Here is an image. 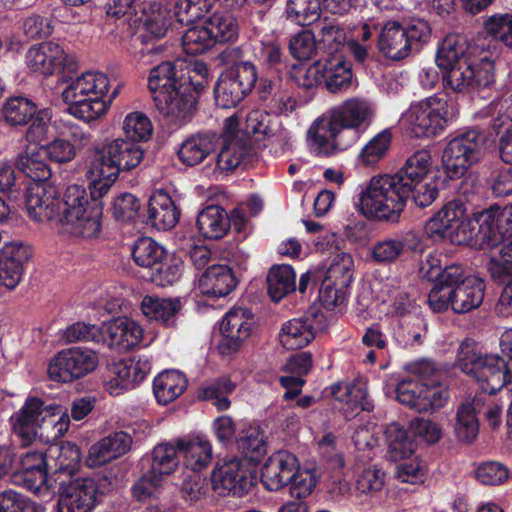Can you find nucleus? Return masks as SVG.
Returning a JSON list of instances; mask_svg holds the SVG:
<instances>
[{
  "mask_svg": "<svg viewBox=\"0 0 512 512\" xmlns=\"http://www.w3.org/2000/svg\"><path fill=\"white\" fill-rule=\"evenodd\" d=\"M454 117V107L447 99L437 96L412 104L408 111L411 132L417 138H429L443 133Z\"/></svg>",
  "mask_w": 512,
  "mask_h": 512,
  "instance_id": "nucleus-13",
  "label": "nucleus"
},
{
  "mask_svg": "<svg viewBox=\"0 0 512 512\" xmlns=\"http://www.w3.org/2000/svg\"><path fill=\"white\" fill-rule=\"evenodd\" d=\"M467 209L464 202L454 199L445 203L442 208L430 217L425 225V234L433 240L448 239L451 243L463 245L467 237Z\"/></svg>",
  "mask_w": 512,
  "mask_h": 512,
  "instance_id": "nucleus-15",
  "label": "nucleus"
},
{
  "mask_svg": "<svg viewBox=\"0 0 512 512\" xmlns=\"http://www.w3.org/2000/svg\"><path fill=\"white\" fill-rule=\"evenodd\" d=\"M123 133L125 140L142 144L150 139L153 125L143 112H131L124 119Z\"/></svg>",
  "mask_w": 512,
  "mask_h": 512,
  "instance_id": "nucleus-61",
  "label": "nucleus"
},
{
  "mask_svg": "<svg viewBox=\"0 0 512 512\" xmlns=\"http://www.w3.org/2000/svg\"><path fill=\"white\" fill-rule=\"evenodd\" d=\"M326 327V316L317 309H310L304 316L282 324L279 341L287 350H297L308 345L317 331Z\"/></svg>",
  "mask_w": 512,
  "mask_h": 512,
  "instance_id": "nucleus-22",
  "label": "nucleus"
},
{
  "mask_svg": "<svg viewBox=\"0 0 512 512\" xmlns=\"http://www.w3.org/2000/svg\"><path fill=\"white\" fill-rule=\"evenodd\" d=\"M119 468L104 467L92 477L62 478L56 491L59 494L58 512H90L101 498L118 484Z\"/></svg>",
  "mask_w": 512,
  "mask_h": 512,
  "instance_id": "nucleus-10",
  "label": "nucleus"
},
{
  "mask_svg": "<svg viewBox=\"0 0 512 512\" xmlns=\"http://www.w3.org/2000/svg\"><path fill=\"white\" fill-rule=\"evenodd\" d=\"M235 387L236 385L229 378L220 377L202 386L198 390V398L202 401H213L218 411H225L231 405L228 395L234 391Z\"/></svg>",
  "mask_w": 512,
  "mask_h": 512,
  "instance_id": "nucleus-58",
  "label": "nucleus"
},
{
  "mask_svg": "<svg viewBox=\"0 0 512 512\" xmlns=\"http://www.w3.org/2000/svg\"><path fill=\"white\" fill-rule=\"evenodd\" d=\"M456 362L461 371L473 378L484 393L495 395L503 388L512 391V368L509 362L498 354H482L473 339L462 341Z\"/></svg>",
  "mask_w": 512,
  "mask_h": 512,
  "instance_id": "nucleus-9",
  "label": "nucleus"
},
{
  "mask_svg": "<svg viewBox=\"0 0 512 512\" xmlns=\"http://www.w3.org/2000/svg\"><path fill=\"white\" fill-rule=\"evenodd\" d=\"M52 425L60 424L68 429L69 415L58 404H48L39 397H27L23 406L10 417L13 432L22 440L23 444L32 443L38 434V429L45 422Z\"/></svg>",
  "mask_w": 512,
  "mask_h": 512,
  "instance_id": "nucleus-12",
  "label": "nucleus"
},
{
  "mask_svg": "<svg viewBox=\"0 0 512 512\" xmlns=\"http://www.w3.org/2000/svg\"><path fill=\"white\" fill-rule=\"evenodd\" d=\"M65 469L68 473L71 471L63 464L51 471L45 452L29 451L20 458L18 467H15L13 480L17 485L32 492H40L42 489L55 492L61 480V473Z\"/></svg>",
  "mask_w": 512,
  "mask_h": 512,
  "instance_id": "nucleus-14",
  "label": "nucleus"
},
{
  "mask_svg": "<svg viewBox=\"0 0 512 512\" xmlns=\"http://www.w3.org/2000/svg\"><path fill=\"white\" fill-rule=\"evenodd\" d=\"M132 437L124 431L114 432L93 444L85 460L90 468L104 466L130 451Z\"/></svg>",
  "mask_w": 512,
  "mask_h": 512,
  "instance_id": "nucleus-30",
  "label": "nucleus"
},
{
  "mask_svg": "<svg viewBox=\"0 0 512 512\" xmlns=\"http://www.w3.org/2000/svg\"><path fill=\"white\" fill-rule=\"evenodd\" d=\"M98 365V355L91 349L72 347L58 352L47 369L51 380L68 383L80 379Z\"/></svg>",
  "mask_w": 512,
  "mask_h": 512,
  "instance_id": "nucleus-20",
  "label": "nucleus"
},
{
  "mask_svg": "<svg viewBox=\"0 0 512 512\" xmlns=\"http://www.w3.org/2000/svg\"><path fill=\"white\" fill-rule=\"evenodd\" d=\"M354 261L350 254L341 252L325 270L318 287V298L326 309L343 304L353 282Z\"/></svg>",
  "mask_w": 512,
  "mask_h": 512,
  "instance_id": "nucleus-16",
  "label": "nucleus"
},
{
  "mask_svg": "<svg viewBox=\"0 0 512 512\" xmlns=\"http://www.w3.org/2000/svg\"><path fill=\"white\" fill-rule=\"evenodd\" d=\"M180 450L175 445L159 444L154 447L151 457L142 460V465L147 462L150 464L147 472V478L153 485H160L164 476H169L177 469L179 465Z\"/></svg>",
  "mask_w": 512,
  "mask_h": 512,
  "instance_id": "nucleus-36",
  "label": "nucleus"
},
{
  "mask_svg": "<svg viewBox=\"0 0 512 512\" xmlns=\"http://www.w3.org/2000/svg\"><path fill=\"white\" fill-rule=\"evenodd\" d=\"M31 257L28 246L11 242L0 250V286L15 289L23 276V265Z\"/></svg>",
  "mask_w": 512,
  "mask_h": 512,
  "instance_id": "nucleus-28",
  "label": "nucleus"
},
{
  "mask_svg": "<svg viewBox=\"0 0 512 512\" xmlns=\"http://www.w3.org/2000/svg\"><path fill=\"white\" fill-rule=\"evenodd\" d=\"M184 271V262L181 256L166 252L165 259L161 260L159 265L151 272L149 276L143 278L156 286L167 287L178 282Z\"/></svg>",
  "mask_w": 512,
  "mask_h": 512,
  "instance_id": "nucleus-51",
  "label": "nucleus"
},
{
  "mask_svg": "<svg viewBox=\"0 0 512 512\" xmlns=\"http://www.w3.org/2000/svg\"><path fill=\"white\" fill-rule=\"evenodd\" d=\"M215 45V40L204 20L199 24L189 26L182 36L183 49L189 55L203 54Z\"/></svg>",
  "mask_w": 512,
  "mask_h": 512,
  "instance_id": "nucleus-57",
  "label": "nucleus"
},
{
  "mask_svg": "<svg viewBox=\"0 0 512 512\" xmlns=\"http://www.w3.org/2000/svg\"><path fill=\"white\" fill-rule=\"evenodd\" d=\"M238 277L231 267L224 264L209 266L199 279V288L208 297H225L235 290Z\"/></svg>",
  "mask_w": 512,
  "mask_h": 512,
  "instance_id": "nucleus-32",
  "label": "nucleus"
},
{
  "mask_svg": "<svg viewBox=\"0 0 512 512\" xmlns=\"http://www.w3.org/2000/svg\"><path fill=\"white\" fill-rule=\"evenodd\" d=\"M143 329L131 318L118 317L105 323L102 327V339L111 348L128 351L142 340Z\"/></svg>",
  "mask_w": 512,
  "mask_h": 512,
  "instance_id": "nucleus-29",
  "label": "nucleus"
},
{
  "mask_svg": "<svg viewBox=\"0 0 512 512\" xmlns=\"http://www.w3.org/2000/svg\"><path fill=\"white\" fill-rule=\"evenodd\" d=\"M422 322L418 317L399 319L393 331L395 342L402 348L420 345L422 343Z\"/></svg>",
  "mask_w": 512,
  "mask_h": 512,
  "instance_id": "nucleus-63",
  "label": "nucleus"
},
{
  "mask_svg": "<svg viewBox=\"0 0 512 512\" xmlns=\"http://www.w3.org/2000/svg\"><path fill=\"white\" fill-rule=\"evenodd\" d=\"M475 52L476 48L462 34H448L439 43L435 63L446 89L465 94L495 82L494 62L487 56H476Z\"/></svg>",
  "mask_w": 512,
  "mask_h": 512,
  "instance_id": "nucleus-5",
  "label": "nucleus"
},
{
  "mask_svg": "<svg viewBox=\"0 0 512 512\" xmlns=\"http://www.w3.org/2000/svg\"><path fill=\"white\" fill-rule=\"evenodd\" d=\"M374 110L364 98H349L314 121L308 138L319 152L331 155L344 151L359 138V128L371 121Z\"/></svg>",
  "mask_w": 512,
  "mask_h": 512,
  "instance_id": "nucleus-6",
  "label": "nucleus"
},
{
  "mask_svg": "<svg viewBox=\"0 0 512 512\" xmlns=\"http://www.w3.org/2000/svg\"><path fill=\"white\" fill-rule=\"evenodd\" d=\"M251 147L247 141H223L216 157V166L221 171H233L240 164L250 161Z\"/></svg>",
  "mask_w": 512,
  "mask_h": 512,
  "instance_id": "nucleus-53",
  "label": "nucleus"
},
{
  "mask_svg": "<svg viewBox=\"0 0 512 512\" xmlns=\"http://www.w3.org/2000/svg\"><path fill=\"white\" fill-rule=\"evenodd\" d=\"M179 218L180 210L171 196L162 189L154 191L148 201L146 222L165 231L173 228Z\"/></svg>",
  "mask_w": 512,
  "mask_h": 512,
  "instance_id": "nucleus-35",
  "label": "nucleus"
},
{
  "mask_svg": "<svg viewBox=\"0 0 512 512\" xmlns=\"http://www.w3.org/2000/svg\"><path fill=\"white\" fill-rule=\"evenodd\" d=\"M298 466L296 455L287 450L276 451L262 466L261 483L268 491H279L288 486Z\"/></svg>",
  "mask_w": 512,
  "mask_h": 512,
  "instance_id": "nucleus-25",
  "label": "nucleus"
},
{
  "mask_svg": "<svg viewBox=\"0 0 512 512\" xmlns=\"http://www.w3.org/2000/svg\"><path fill=\"white\" fill-rule=\"evenodd\" d=\"M174 18L171 1L141 0L138 3L130 27L137 29L131 38V48L139 60L163 52L164 46L160 40L166 35Z\"/></svg>",
  "mask_w": 512,
  "mask_h": 512,
  "instance_id": "nucleus-8",
  "label": "nucleus"
},
{
  "mask_svg": "<svg viewBox=\"0 0 512 512\" xmlns=\"http://www.w3.org/2000/svg\"><path fill=\"white\" fill-rule=\"evenodd\" d=\"M28 68L44 75L51 76L54 73L76 74L78 61L73 54L66 53L58 43L48 41L32 46L26 53Z\"/></svg>",
  "mask_w": 512,
  "mask_h": 512,
  "instance_id": "nucleus-19",
  "label": "nucleus"
},
{
  "mask_svg": "<svg viewBox=\"0 0 512 512\" xmlns=\"http://www.w3.org/2000/svg\"><path fill=\"white\" fill-rule=\"evenodd\" d=\"M478 407L476 397L472 402H463L457 408L454 432L456 438L465 444L473 443L479 434Z\"/></svg>",
  "mask_w": 512,
  "mask_h": 512,
  "instance_id": "nucleus-43",
  "label": "nucleus"
},
{
  "mask_svg": "<svg viewBox=\"0 0 512 512\" xmlns=\"http://www.w3.org/2000/svg\"><path fill=\"white\" fill-rule=\"evenodd\" d=\"M208 83V68L197 62L192 70L164 61L150 70L148 88L158 111L188 121L195 114L199 96Z\"/></svg>",
  "mask_w": 512,
  "mask_h": 512,
  "instance_id": "nucleus-4",
  "label": "nucleus"
},
{
  "mask_svg": "<svg viewBox=\"0 0 512 512\" xmlns=\"http://www.w3.org/2000/svg\"><path fill=\"white\" fill-rule=\"evenodd\" d=\"M423 394L424 386L413 379H403L396 387L397 400L420 413L425 411Z\"/></svg>",
  "mask_w": 512,
  "mask_h": 512,
  "instance_id": "nucleus-64",
  "label": "nucleus"
},
{
  "mask_svg": "<svg viewBox=\"0 0 512 512\" xmlns=\"http://www.w3.org/2000/svg\"><path fill=\"white\" fill-rule=\"evenodd\" d=\"M487 138L488 132L472 128L449 140L442 154V183L454 182V189L468 198L476 182L469 169L482 159Z\"/></svg>",
  "mask_w": 512,
  "mask_h": 512,
  "instance_id": "nucleus-7",
  "label": "nucleus"
},
{
  "mask_svg": "<svg viewBox=\"0 0 512 512\" xmlns=\"http://www.w3.org/2000/svg\"><path fill=\"white\" fill-rule=\"evenodd\" d=\"M105 94H94L82 100L67 104L66 112L84 122H90L103 116L108 110Z\"/></svg>",
  "mask_w": 512,
  "mask_h": 512,
  "instance_id": "nucleus-54",
  "label": "nucleus"
},
{
  "mask_svg": "<svg viewBox=\"0 0 512 512\" xmlns=\"http://www.w3.org/2000/svg\"><path fill=\"white\" fill-rule=\"evenodd\" d=\"M196 226L204 238L219 240L230 230L231 219L222 206L208 205L198 213Z\"/></svg>",
  "mask_w": 512,
  "mask_h": 512,
  "instance_id": "nucleus-39",
  "label": "nucleus"
},
{
  "mask_svg": "<svg viewBox=\"0 0 512 512\" xmlns=\"http://www.w3.org/2000/svg\"><path fill=\"white\" fill-rule=\"evenodd\" d=\"M182 304L179 298H160L146 295L141 302V311L150 321H156L166 327L176 324Z\"/></svg>",
  "mask_w": 512,
  "mask_h": 512,
  "instance_id": "nucleus-40",
  "label": "nucleus"
},
{
  "mask_svg": "<svg viewBox=\"0 0 512 512\" xmlns=\"http://www.w3.org/2000/svg\"><path fill=\"white\" fill-rule=\"evenodd\" d=\"M430 168L431 154L422 149L410 155L396 174L372 177L359 195L360 212L368 219L399 222L410 192L422 183Z\"/></svg>",
  "mask_w": 512,
  "mask_h": 512,
  "instance_id": "nucleus-3",
  "label": "nucleus"
},
{
  "mask_svg": "<svg viewBox=\"0 0 512 512\" xmlns=\"http://www.w3.org/2000/svg\"><path fill=\"white\" fill-rule=\"evenodd\" d=\"M37 108L34 101L27 97L12 96L4 102L1 115L10 126H25L35 116Z\"/></svg>",
  "mask_w": 512,
  "mask_h": 512,
  "instance_id": "nucleus-47",
  "label": "nucleus"
},
{
  "mask_svg": "<svg viewBox=\"0 0 512 512\" xmlns=\"http://www.w3.org/2000/svg\"><path fill=\"white\" fill-rule=\"evenodd\" d=\"M444 175L441 170L432 177L429 183H419L415 185L410 192L412 202L419 208L430 206L439 196V190L445 188H453L454 182L442 183Z\"/></svg>",
  "mask_w": 512,
  "mask_h": 512,
  "instance_id": "nucleus-59",
  "label": "nucleus"
},
{
  "mask_svg": "<svg viewBox=\"0 0 512 512\" xmlns=\"http://www.w3.org/2000/svg\"><path fill=\"white\" fill-rule=\"evenodd\" d=\"M253 325V316L249 310L237 308L228 311L219 325L221 333L217 344L219 353L222 356L236 354L251 336Z\"/></svg>",
  "mask_w": 512,
  "mask_h": 512,
  "instance_id": "nucleus-21",
  "label": "nucleus"
},
{
  "mask_svg": "<svg viewBox=\"0 0 512 512\" xmlns=\"http://www.w3.org/2000/svg\"><path fill=\"white\" fill-rule=\"evenodd\" d=\"M487 36L512 49V13H497L484 21Z\"/></svg>",
  "mask_w": 512,
  "mask_h": 512,
  "instance_id": "nucleus-62",
  "label": "nucleus"
},
{
  "mask_svg": "<svg viewBox=\"0 0 512 512\" xmlns=\"http://www.w3.org/2000/svg\"><path fill=\"white\" fill-rule=\"evenodd\" d=\"M167 250L150 237H140L132 249V258L135 264L144 270L143 276H149L165 259Z\"/></svg>",
  "mask_w": 512,
  "mask_h": 512,
  "instance_id": "nucleus-45",
  "label": "nucleus"
},
{
  "mask_svg": "<svg viewBox=\"0 0 512 512\" xmlns=\"http://www.w3.org/2000/svg\"><path fill=\"white\" fill-rule=\"evenodd\" d=\"M187 376L176 369H167L153 379V394L159 405L166 406L179 398L188 388Z\"/></svg>",
  "mask_w": 512,
  "mask_h": 512,
  "instance_id": "nucleus-38",
  "label": "nucleus"
},
{
  "mask_svg": "<svg viewBox=\"0 0 512 512\" xmlns=\"http://www.w3.org/2000/svg\"><path fill=\"white\" fill-rule=\"evenodd\" d=\"M492 119L489 122L488 137L500 135L499 154L503 162L512 164V94L490 104Z\"/></svg>",
  "mask_w": 512,
  "mask_h": 512,
  "instance_id": "nucleus-24",
  "label": "nucleus"
},
{
  "mask_svg": "<svg viewBox=\"0 0 512 512\" xmlns=\"http://www.w3.org/2000/svg\"><path fill=\"white\" fill-rule=\"evenodd\" d=\"M422 237L415 231H409L399 237H387L377 241L371 250V260L378 265L395 263L405 252H422Z\"/></svg>",
  "mask_w": 512,
  "mask_h": 512,
  "instance_id": "nucleus-26",
  "label": "nucleus"
},
{
  "mask_svg": "<svg viewBox=\"0 0 512 512\" xmlns=\"http://www.w3.org/2000/svg\"><path fill=\"white\" fill-rule=\"evenodd\" d=\"M377 45L379 51L393 61L403 60L411 54L404 24L398 21H389L381 28Z\"/></svg>",
  "mask_w": 512,
  "mask_h": 512,
  "instance_id": "nucleus-37",
  "label": "nucleus"
},
{
  "mask_svg": "<svg viewBox=\"0 0 512 512\" xmlns=\"http://www.w3.org/2000/svg\"><path fill=\"white\" fill-rule=\"evenodd\" d=\"M467 237L463 245L479 250L497 247L505 238L512 237V205L493 204L473 212L466 219Z\"/></svg>",
  "mask_w": 512,
  "mask_h": 512,
  "instance_id": "nucleus-11",
  "label": "nucleus"
},
{
  "mask_svg": "<svg viewBox=\"0 0 512 512\" xmlns=\"http://www.w3.org/2000/svg\"><path fill=\"white\" fill-rule=\"evenodd\" d=\"M219 141L220 136L213 131L193 134L181 143L178 158L186 166H196L216 151Z\"/></svg>",
  "mask_w": 512,
  "mask_h": 512,
  "instance_id": "nucleus-33",
  "label": "nucleus"
},
{
  "mask_svg": "<svg viewBox=\"0 0 512 512\" xmlns=\"http://www.w3.org/2000/svg\"><path fill=\"white\" fill-rule=\"evenodd\" d=\"M277 120L278 118H273L269 112L251 111L244 123L245 141L251 148L254 144L260 147V143L266 140L269 133L273 132L274 121Z\"/></svg>",
  "mask_w": 512,
  "mask_h": 512,
  "instance_id": "nucleus-50",
  "label": "nucleus"
},
{
  "mask_svg": "<svg viewBox=\"0 0 512 512\" xmlns=\"http://www.w3.org/2000/svg\"><path fill=\"white\" fill-rule=\"evenodd\" d=\"M322 6L323 0H287L285 16L298 25L307 26L320 17Z\"/></svg>",
  "mask_w": 512,
  "mask_h": 512,
  "instance_id": "nucleus-56",
  "label": "nucleus"
},
{
  "mask_svg": "<svg viewBox=\"0 0 512 512\" xmlns=\"http://www.w3.org/2000/svg\"><path fill=\"white\" fill-rule=\"evenodd\" d=\"M423 278L433 283L428 294V304L435 313H443L448 310V298L450 290L460 286L470 275L466 274L465 268L460 264H451L442 268L427 260L421 267Z\"/></svg>",
  "mask_w": 512,
  "mask_h": 512,
  "instance_id": "nucleus-17",
  "label": "nucleus"
},
{
  "mask_svg": "<svg viewBox=\"0 0 512 512\" xmlns=\"http://www.w3.org/2000/svg\"><path fill=\"white\" fill-rule=\"evenodd\" d=\"M486 284L483 279L471 275L460 286L450 290L448 298V309L451 308L456 314H465L481 306L484 300Z\"/></svg>",
  "mask_w": 512,
  "mask_h": 512,
  "instance_id": "nucleus-31",
  "label": "nucleus"
},
{
  "mask_svg": "<svg viewBox=\"0 0 512 512\" xmlns=\"http://www.w3.org/2000/svg\"><path fill=\"white\" fill-rule=\"evenodd\" d=\"M213 92L216 105L223 109L235 108L250 95L248 90L222 72L214 85Z\"/></svg>",
  "mask_w": 512,
  "mask_h": 512,
  "instance_id": "nucleus-49",
  "label": "nucleus"
},
{
  "mask_svg": "<svg viewBox=\"0 0 512 512\" xmlns=\"http://www.w3.org/2000/svg\"><path fill=\"white\" fill-rule=\"evenodd\" d=\"M237 448L244 463L257 466L267 452L263 432L258 427H249L237 439Z\"/></svg>",
  "mask_w": 512,
  "mask_h": 512,
  "instance_id": "nucleus-48",
  "label": "nucleus"
},
{
  "mask_svg": "<svg viewBox=\"0 0 512 512\" xmlns=\"http://www.w3.org/2000/svg\"><path fill=\"white\" fill-rule=\"evenodd\" d=\"M296 274L288 264L273 265L267 275V291L272 301L279 302L296 289Z\"/></svg>",
  "mask_w": 512,
  "mask_h": 512,
  "instance_id": "nucleus-46",
  "label": "nucleus"
},
{
  "mask_svg": "<svg viewBox=\"0 0 512 512\" xmlns=\"http://www.w3.org/2000/svg\"><path fill=\"white\" fill-rule=\"evenodd\" d=\"M149 372L148 363L132 359L113 361L107 364L104 375L106 389L110 394H119L141 383Z\"/></svg>",
  "mask_w": 512,
  "mask_h": 512,
  "instance_id": "nucleus-23",
  "label": "nucleus"
},
{
  "mask_svg": "<svg viewBox=\"0 0 512 512\" xmlns=\"http://www.w3.org/2000/svg\"><path fill=\"white\" fill-rule=\"evenodd\" d=\"M321 85L333 94L346 92L353 84L352 63L342 56L321 59Z\"/></svg>",
  "mask_w": 512,
  "mask_h": 512,
  "instance_id": "nucleus-34",
  "label": "nucleus"
},
{
  "mask_svg": "<svg viewBox=\"0 0 512 512\" xmlns=\"http://www.w3.org/2000/svg\"><path fill=\"white\" fill-rule=\"evenodd\" d=\"M177 447L185 467L194 473L202 471L212 461V445L208 440L199 437L189 441L177 439Z\"/></svg>",
  "mask_w": 512,
  "mask_h": 512,
  "instance_id": "nucleus-42",
  "label": "nucleus"
},
{
  "mask_svg": "<svg viewBox=\"0 0 512 512\" xmlns=\"http://www.w3.org/2000/svg\"><path fill=\"white\" fill-rule=\"evenodd\" d=\"M211 483L219 496L241 498L256 485L257 477L245 467L243 460L230 458L217 462L211 474Z\"/></svg>",
  "mask_w": 512,
  "mask_h": 512,
  "instance_id": "nucleus-18",
  "label": "nucleus"
},
{
  "mask_svg": "<svg viewBox=\"0 0 512 512\" xmlns=\"http://www.w3.org/2000/svg\"><path fill=\"white\" fill-rule=\"evenodd\" d=\"M329 390L335 400L347 406V408L341 407L346 413L370 412L374 408L373 400L366 389L359 385L338 382L331 385Z\"/></svg>",
  "mask_w": 512,
  "mask_h": 512,
  "instance_id": "nucleus-41",
  "label": "nucleus"
},
{
  "mask_svg": "<svg viewBox=\"0 0 512 512\" xmlns=\"http://www.w3.org/2000/svg\"><path fill=\"white\" fill-rule=\"evenodd\" d=\"M45 156L40 147L27 148L17 155L14 168L8 164L0 165V223L5 221L10 209L3 196L17 198L23 193L28 215L37 222L56 221L63 226H70L69 233L82 237L79 227L84 223V213L71 217L66 214L65 194L57 196L56 188L48 183L52 171L43 160Z\"/></svg>",
  "mask_w": 512,
  "mask_h": 512,
  "instance_id": "nucleus-1",
  "label": "nucleus"
},
{
  "mask_svg": "<svg viewBox=\"0 0 512 512\" xmlns=\"http://www.w3.org/2000/svg\"><path fill=\"white\" fill-rule=\"evenodd\" d=\"M144 154L142 144L121 137L116 138L96 152L90 168L93 179L89 183V191L78 184L66 188L65 205L67 207L64 217L84 213V223L80 226L83 238H92L100 233L103 215L102 197L108 193L121 172H129L140 165Z\"/></svg>",
  "mask_w": 512,
  "mask_h": 512,
  "instance_id": "nucleus-2",
  "label": "nucleus"
},
{
  "mask_svg": "<svg viewBox=\"0 0 512 512\" xmlns=\"http://www.w3.org/2000/svg\"><path fill=\"white\" fill-rule=\"evenodd\" d=\"M74 74H62L59 82L68 83L62 92V100L69 104L82 100L94 94H106L110 87V81L102 72H86L73 79Z\"/></svg>",
  "mask_w": 512,
  "mask_h": 512,
  "instance_id": "nucleus-27",
  "label": "nucleus"
},
{
  "mask_svg": "<svg viewBox=\"0 0 512 512\" xmlns=\"http://www.w3.org/2000/svg\"><path fill=\"white\" fill-rule=\"evenodd\" d=\"M387 445L386 458L397 462L410 457L416 448L415 439L398 423H391L385 429Z\"/></svg>",
  "mask_w": 512,
  "mask_h": 512,
  "instance_id": "nucleus-44",
  "label": "nucleus"
},
{
  "mask_svg": "<svg viewBox=\"0 0 512 512\" xmlns=\"http://www.w3.org/2000/svg\"><path fill=\"white\" fill-rule=\"evenodd\" d=\"M204 22L215 40V44L233 42L238 39L239 25L237 19L229 13L214 12Z\"/></svg>",
  "mask_w": 512,
  "mask_h": 512,
  "instance_id": "nucleus-52",
  "label": "nucleus"
},
{
  "mask_svg": "<svg viewBox=\"0 0 512 512\" xmlns=\"http://www.w3.org/2000/svg\"><path fill=\"white\" fill-rule=\"evenodd\" d=\"M318 50H323L326 58L344 57V46L346 44V33L343 28L332 22L324 23L318 34Z\"/></svg>",
  "mask_w": 512,
  "mask_h": 512,
  "instance_id": "nucleus-55",
  "label": "nucleus"
},
{
  "mask_svg": "<svg viewBox=\"0 0 512 512\" xmlns=\"http://www.w3.org/2000/svg\"><path fill=\"white\" fill-rule=\"evenodd\" d=\"M259 60L268 68L279 70L284 63V44L275 32L265 34L259 42Z\"/></svg>",
  "mask_w": 512,
  "mask_h": 512,
  "instance_id": "nucleus-60",
  "label": "nucleus"
}]
</instances>
